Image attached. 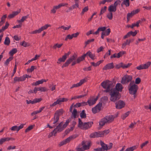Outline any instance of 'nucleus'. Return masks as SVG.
<instances>
[{
  "label": "nucleus",
  "instance_id": "1",
  "mask_svg": "<svg viewBox=\"0 0 151 151\" xmlns=\"http://www.w3.org/2000/svg\"><path fill=\"white\" fill-rule=\"evenodd\" d=\"M101 85L103 88L106 89L105 91L108 92L110 91L111 96L110 100L111 101L115 102L118 100L120 98L119 91H121L123 87L120 83H117L116 86L115 88L112 89L114 86L111 81L107 80L104 81L101 83Z\"/></svg>",
  "mask_w": 151,
  "mask_h": 151
},
{
  "label": "nucleus",
  "instance_id": "52",
  "mask_svg": "<svg viewBox=\"0 0 151 151\" xmlns=\"http://www.w3.org/2000/svg\"><path fill=\"white\" fill-rule=\"evenodd\" d=\"M131 65V63H128L127 64H124L122 63V68H127L129 67Z\"/></svg>",
  "mask_w": 151,
  "mask_h": 151
},
{
  "label": "nucleus",
  "instance_id": "21",
  "mask_svg": "<svg viewBox=\"0 0 151 151\" xmlns=\"http://www.w3.org/2000/svg\"><path fill=\"white\" fill-rule=\"evenodd\" d=\"M85 55H86V56L88 55L93 60H94L96 59L95 54H92L91 51H89Z\"/></svg>",
  "mask_w": 151,
  "mask_h": 151
},
{
  "label": "nucleus",
  "instance_id": "32",
  "mask_svg": "<svg viewBox=\"0 0 151 151\" xmlns=\"http://www.w3.org/2000/svg\"><path fill=\"white\" fill-rule=\"evenodd\" d=\"M87 105V103L86 102H83L81 103H78L75 104L74 106L76 107H79L82 105Z\"/></svg>",
  "mask_w": 151,
  "mask_h": 151
},
{
  "label": "nucleus",
  "instance_id": "63",
  "mask_svg": "<svg viewBox=\"0 0 151 151\" xmlns=\"http://www.w3.org/2000/svg\"><path fill=\"white\" fill-rule=\"evenodd\" d=\"M106 28L105 27H100L98 28V29L99 31H104L106 29Z\"/></svg>",
  "mask_w": 151,
  "mask_h": 151
},
{
  "label": "nucleus",
  "instance_id": "7",
  "mask_svg": "<svg viewBox=\"0 0 151 151\" xmlns=\"http://www.w3.org/2000/svg\"><path fill=\"white\" fill-rule=\"evenodd\" d=\"M87 78H85L80 80L79 83H77L76 84H73L70 88L72 89L75 87H78L82 85L84 83L86 82L87 81Z\"/></svg>",
  "mask_w": 151,
  "mask_h": 151
},
{
  "label": "nucleus",
  "instance_id": "53",
  "mask_svg": "<svg viewBox=\"0 0 151 151\" xmlns=\"http://www.w3.org/2000/svg\"><path fill=\"white\" fill-rule=\"evenodd\" d=\"M126 53L125 51H121L117 54L118 58H120V57L122 56L124 54Z\"/></svg>",
  "mask_w": 151,
  "mask_h": 151
},
{
  "label": "nucleus",
  "instance_id": "47",
  "mask_svg": "<svg viewBox=\"0 0 151 151\" xmlns=\"http://www.w3.org/2000/svg\"><path fill=\"white\" fill-rule=\"evenodd\" d=\"M12 57H10L9 58L7 59L6 62H5L4 64L6 65H7L9 63L10 61L12 60Z\"/></svg>",
  "mask_w": 151,
  "mask_h": 151
},
{
  "label": "nucleus",
  "instance_id": "13",
  "mask_svg": "<svg viewBox=\"0 0 151 151\" xmlns=\"http://www.w3.org/2000/svg\"><path fill=\"white\" fill-rule=\"evenodd\" d=\"M82 145L84 149V150L89 149L90 146V143L88 142L83 141L82 143Z\"/></svg>",
  "mask_w": 151,
  "mask_h": 151
},
{
  "label": "nucleus",
  "instance_id": "37",
  "mask_svg": "<svg viewBox=\"0 0 151 151\" xmlns=\"http://www.w3.org/2000/svg\"><path fill=\"white\" fill-rule=\"evenodd\" d=\"M42 80H40L38 81L35 83H33L32 84V85L33 86H37L40 84H42Z\"/></svg>",
  "mask_w": 151,
  "mask_h": 151
},
{
  "label": "nucleus",
  "instance_id": "44",
  "mask_svg": "<svg viewBox=\"0 0 151 151\" xmlns=\"http://www.w3.org/2000/svg\"><path fill=\"white\" fill-rule=\"evenodd\" d=\"M17 52V50L16 49L14 48L12 49L9 52V54L10 55L12 56L13 55L16 53Z\"/></svg>",
  "mask_w": 151,
  "mask_h": 151
},
{
  "label": "nucleus",
  "instance_id": "12",
  "mask_svg": "<svg viewBox=\"0 0 151 151\" xmlns=\"http://www.w3.org/2000/svg\"><path fill=\"white\" fill-rule=\"evenodd\" d=\"M101 104H98L95 107L92 109V111L93 113L95 114L99 112L101 110Z\"/></svg>",
  "mask_w": 151,
  "mask_h": 151
},
{
  "label": "nucleus",
  "instance_id": "23",
  "mask_svg": "<svg viewBox=\"0 0 151 151\" xmlns=\"http://www.w3.org/2000/svg\"><path fill=\"white\" fill-rule=\"evenodd\" d=\"M100 145L101 146L102 149L103 150V151H104L105 150H108L107 146L106 145L104 144L103 142H100Z\"/></svg>",
  "mask_w": 151,
  "mask_h": 151
},
{
  "label": "nucleus",
  "instance_id": "30",
  "mask_svg": "<svg viewBox=\"0 0 151 151\" xmlns=\"http://www.w3.org/2000/svg\"><path fill=\"white\" fill-rule=\"evenodd\" d=\"M77 58L76 56L75 55H73L72 56H71L69 59L68 60L69 61V63H70L72 61H73L76 59Z\"/></svg>",
  "mask_w": 151,
  "mask_h": 151
},
{
  "label": "nucleus",
  "instance_id": "42",
  "mask_svg": "<svg viewBox=\"0 0 151 151\" xmlns=\"http://www.w3.org/2000/svg\"><path fill=\"white\" fill-rule=\"evenodd\" d=\"M63 45V44H59L58 43H56L53 46V48L54 49H56L57 48H60Z\"/></svg>",
  "mask_w": 151,
  "mask_h": 151
},
{
  "label": "nucleus",
  "instance_id": "6",
  "mask_svg": "<svg viewBox=\"0 0 151 151\" xmlns=\"http://www.w3.org/2000/svg\"><path fill=\"white\" fill-rule=\"evenodd\" d=\"M132 79V77L131 76L125 75L122 78L121 83L122 84H124L131 81Z\"/></svg>",
  "mask_w": 151,
  "mask_h": 151
},
{
  "label": "nucleus",
  "instance_id": "61",
  "mask_svg": "<svg viewBox=\"0 0 151 151\" xmlns=\"http://www.w3.org/2000/svg\"><path fill=\"white\" fill-rule=\"evenodd\" d=\"M40 91L41 92H45L47 90V89L45 87H40Z\"/></svg>",
  "mask_w": 151,
  "mask_h": 151
},
{
  "label": "nucleus",
  "instance_id": "31",
  "mask_svg": "<svg viewBox=\"0 0 151 151\" xmlns=\"http://www.w3.org/2000/svg\"><path fill=\"white\" fill-rule=\"evenodd\" d=\"M130 113V112L129 111H127L126 112L125 114H123L121 118L122 119H123L124 120L128 116L129 114Z\"/></svg>",
  "mask_w": 151,
  "mask_h": 151
},
{
  "label": "nucleus",
  "instance_id": "22",
  "mask_svg": "<svg viewBox=\"0 0 151 151\" xmlns=\"http://www.w3.org/2000/svg\"><path fill=\"white\" fill-rule=\"evenodd\" d=\"M77 137V136L76 135H74L68 137L64 140L66 144H67V143L69 142L72 139L76 138Z\"/></svg>",
  "mask_w": 151,
  "mask_h": 151
},
{
  "label": "nucleus",
  "instance_id": "29",
  "mask_svg": "<svg viewBox=\"0 0 151 151\" xmlns=\"http://www.w3.org/2000/svg\"><path fill=\"white\" fill-rule=\"evenodd\" d=\"M71 27L70 25H69L67 27H65L64 26H62L60 27H59L58 29H59L61 28L63 29L64 31L68 30L70 28H71Z\"/></svg>",
  "mask_w": 151,
  "mask_h": 151
},
{
  "label": "nucleus",
  "instance_id": "58",
  "mask_svg": "<svg viewBox=\"0 0 151 151\" xmlns=\"http://www.w3.org/2000/svg\"><path fill=\"white\" fill-rule=\"evenodd\" d=\"M72 38L73 37L72 35H68L66 36L65 39V41H67L68 39L71 40Z\"/></svg>",
  "mask_w": 151,
  "mask_h": 151
},
{
  "label": "nucleus",
  "instance_id": "8",
  "mask_svg": "<svg viewBox=\"0 0 151 151\" xmlns=\"http://www.w3.org/2000/svg\"><path fill=\"white\" fill-rule=\"evenodd\" d=\"M68 4H64L63 3H61L58 6H55L53 7V8L51 10V12L53 13H55L56 12L57 9H59L61 7L64 6L65 5H67Z\"/></svg>",
  "mask_w": 151,
  "mask_h": 151
},
{
  "label": "nucleus",
  "instance_id": "62",
  "mask_svg": "<svg viewBox=\"0 0 151 151\" xmlns=\"http://www.w3.org/2000/svg\"><path fill=\"white\" fill-rule=\"evenodd\" d=\"M72 6H73V8L74 9H76L79 7V4H78V3H77L76 2V3H75V4L73 5Z\"/></svg>",
  "mask_w": 151,
  "mask_h": 151
},
{
  "label": "nucleus",
  "instance_id": "28",
  "mask_svg": "<svg viewBox=\"0 0 151 151\" xmlns=\"http://www.w3.org/2000/svg\"><path fill=\"white\" fill-rule=\"evenodd\" d=\"M6 17V15L3 16L1 18V20L0 22V26H1L4 23L5 19Z\"/></svg>",
  "mask_w": 151,
  "mask_h": 151
},
{
  "label": "nucleus",
  "instance_id": "46",
  "mask_svg": "<svg viewBox=\"0 0 151 151\" xmlns=\"http://www.w3.org/2000/svg\"><path fill=\"white\" fill-rule=\"evenodd\" d=\"M57 133V131H55V130H54L53 131L50 133L48 136L49 138H50L52 137L53 135H55Z\"/></svg>",
  "mask_w": 151,
  "mask_h": 151
},
{
  "label": "nucleus",
  "instance_id": "3",
  "mask_svg": "<svg viewBox=\"0 0 151 151\" xmlns=\"http://www.w3.org/2000/svg\"><path fill=\"white\" fill-rule=\"evenodd\" d=\"M109 132V130H106L103 132H95L91 133L90 137L91 138L101 137L107 134Z\"/></svg>",
  "mask_w": 151,
  "mask_h": 151
},
{
  "label": "nucleus",
  "instance_id": "34",
  "mask_svg": "<svg viewBox=\"0 0 151 151\" xmlns=\"http://www.w3.org/2000/svg\"><path fill=\"white\" fill-rule=\"evenodd\" d=\"M20 44L21 45L25 47H28L30 45V44L29 43H27L24 41L21 42Z\"/></svg>",
  "mask_w": 151,
  "mask_h": 151
},
{
  "label": "nucleus",
  "instance_id": "56",
  "mask_svg": "<svg viewBox=\"0 0 151 151\" xmlns=\"http://www.w3.org/2000/svg\"><path fill=\"white\" fill-rule=\"evenodd\" d=\"M56 85H49V87L51 91H53L55 89Z\"/></svg>",
  "mask_w": 151,
  "mask_h": 151
},
{
  "label": "nucleus",
  "instance_id": "64",
  "mask_svg": "<svg viewBox=\"0 0 151 151\" xmlns=\"http://www.w3.org/2000/svg\"><path fill=\"white\" fill-rule=\"evenodd\" d=\"M140 79L139 78H137L135 79V83L137 84H138L140 83Z\"/></svg>",
  "mask_w": 151,
  "mask_h": 151
},
{
  "label": "nucleus",
  "instance_id": "15",
  "mask_svg": "<svg viewBox=\"0 0 151 151\" xmlns=\"http://www.w3.org/2000/svg\"><path fill=\"white\" fill-rule=\"evenodd\" d=\"M104 118L107 123H110L114 120V117L113 115H110L106 116Z\"/></svg>",
  "mask_w": 151,
  "mask_h": 151
},
{
  "label": "nucleus",
  "instance_id": "19",
  "mask_svg": "<svg viewBox=\"0 0 151 151\" xmlns=\"http://www.w3.org/2000/svg\"><path fill=\"white\" fill-rule=\"evenodd\" d=\"M20 12V10L18 11L13 12L11 14H10L8 17L9 19H11L14 17L15 16L17 15Z\"/></svg>",
  "mask_w": 151,
  "mask_h": 151
},
{
  "label": "nucleus",
  "instance_id": "38",
  "mask_svg": "<svg viewBox=\"0 0 151 151\" xmlns=\"http://www.w3.org/2000/svg\"><path fill=\"white\" fill-rule=\"evenodd\" d=\"M72 114L74 118L77 117L78 116L77 110L75 109H74Z\"/></svg>",
  "mask_w": 151,
  "mask_h": 151
},
{
  "label": "nucleus",
  "instance_id": "57",
  "mask_svg": "<svg viewBox=\"0 0 151 151\" xmlns=\"http://www.w3.org/2000/svg\"><path fill=\"white\" fill-rule=\"evenodd\" d=\"M104 48V47H103V46H101L97 50V52L98 53H99L101 51H103Z\"/></svg>",
  "mask_w": 151,
  "mask_h": 151
},
{
  "label": "nucleus",
  "instance_id": "39",
  "mask_svg": "<svg viewBox=\"0 0 151 151\" xmlns=\"http://www.w3.org/2000/svg\"><path fill=\"white\" fill-rule=\"evenodd\" d=\"M107 17L109 19H112L113 18L112 12H109L107 14Z\"/></svg>",
  "mask_w": 151,
  "mask_h": 151
},
{
  "label": "nucleus",
  "instance_id": "16",
  "mask_svg": "<svg viewBox=\"0 0 151 151\" xmlns=\"http://www.w3.org/2000/svg\"><path fill=\"white\" fill-rule=\"evenodd\" d=\"M114 67L113 63H109L106 65L103 68L104 70H106L113 68Z\"/></svg>",
  "mask_w": 151,
  "mask_h": 151
},
{
  "label": "nucleus",
  "instance_id": "43",
  "mask_svg": "<svg viewBox=\"0 0 151 151\" xmlns=\"http://www.w3.org/2000/svg\"><path fill=\"white\" fill-rule=\"evenodd\" d=\"M80 116L82 118H84L86 117V114L85 112V111L83 110L80 114Z\"/></svg>",
  "mask_w": 151,
  "mask_h": 151
},
{
  "label": "nucleus",
  "instance_id": "33",
  "mask_svg": "<svg viewBox=\"0 0 151 151\" xmlns=\"http://www.w3.org/2000/svg\"><path fill=\"white\" fill-rule=\"evenodd\" d=\"M151 64V62H148L147 63L142 64L144 69H146Z\"/></svg>",
  "mask_w": 151,
  "mask_h": 151
},
{
  "label": "nucleus",
  "instance_id": "9",
  "mask_svg": "<svg viewBox=\"0 0 151 151\" xmlns=\"http://www.w3.org/2000/svg\"><path fill=\"white\" fill-rule=\"evenodd\" d=\"M125 105L124 103L122 101L119 100L116 103V107L117 109H121Z\"/></svg>",
  "mask_w": 151,
  "mask_h": 151
},
{
  "label": "nucleus",
  "instance_id": "45",
  "mask_svg": "<svg viewBox=\"0 0 151 151\" xmlns=\"http://www.w3.org/2000/svg\"><path fill=\"white\" fill-rule=\"evenodd\" d=\"M130 42V40H127L126 41L123 43L122 45V47L123 48H124L126 45H129Z\"/></svg>",
  "mask_w": 151,
  "mask_h": 151
},
{
  "label": "nucleus",
  "instance_id": "51",
  "mask_svg": "<svg viewBox=\"0 0 151 151\" xmlns=\"http://www.w3.org/2000/svg\"><path fill=\"white\" fill-rule=\"evenodd\" d=\"M134 15V12L132 11L131 13H128L127 15V19H128L129 18L132 17Z\"/></svg>",
  "mask_w": 151,
  "mask_h": 151
},
{
  "label": "nucleus",
  "instance_id": "50",
  "mask_svg": "<svg viewBox=\"0 0 151 151\" xmlns=\"http://www.w3.org/2000/svg\"><path fill=\"white\" fill-rule=\"evenodd\" d=\"M10 129L12 131H16L17 132H18V126H14L12 127L11 128H10Z\"/></svg>",
  "mask_w": 151,
  "mask_h": 151
},
{
  "label": "nucleus",
  "instance_id": "25",
  "mask_svg": "<svg viewBox=\"0 0 151 151\" xmlns=\"http://www.w3.org/2000/svg\"><path fill=\"white\" fill-rule=\"evenodd\" d=\"M86 56V55H82L81 57L78 58L76 60L77 62V63H79L81 61L83 60L84 59V58Z\"/></svg>",
  "mask_w": 151,
  "mask_h": 151
},
{
  "label": "nucleus",
  "instance_id": "5",
  "mask_svg": "<svg viewBox=\"0 0 151 151\" xmlns=\"http://www.w3.org/2000/svg\"><path fill=\"white\" fill-rule=\"evenodd\" d=\"M138 87L137 85L134 84L131 86L129 88V93L134 95V98L136 97L135 94L137 92Z\"/></svg>",
  "mask_w": 151,
  "mask_h": 151
},
{
  "label": "nucleus",
  "instance_id": "35",
  "mask_svg": "<svg viewBox=\"0 0 151 151\" xmlns=\"http://www.w3.org/2000/svg\"><path fill=\"white\" fill-rule=\"evenodd\" d=\"M107 8V7L106 6H104V7H102L101 10L99 15H101L105 13L106 11Z\"/></svg>",
  "mask_w": 151,
  "mask_h": 151
},
{
  "label": "nucleus",
  "instance_id": "27",
  "mask_svg": "<svg viewBox=\"0 0 151 151\" xmlns=\"http://www.w3.org/2000/svg\"><path fill=\"white\" fill-rule=\"evenodd\" d=\"M107 123L106 121L104 118L101 119V121L99 122V125L101 126H103L105 125L106 123Z\"/></svg>",
  "mask_w": 151,
  "mask_h": 151
},
{
  "label": "nucleus",
  "instance_id": "26",
  "mask_svg": "<svg viewBox=\"0 0 151 151\" xmlns=\"http://www.w3.org/2000/svg\"><path fill=\"white\" fill-rule=\"evenodd\" d=\"M125 5L126 6H129V0H124L121 4L122 6L123 5Z\"/></svg>",
  "mask_w": 151,
  "mask_h": 151
},
{
  "label": "nucleus",
  "instance_id": "14",
  "mask_svg": "<svg viewBox=\"0 0 151 151\" xmlns=\"http://www.w3.org/2000/svg\"><path fill=\"white\" fill-rule=\"evenodd\" d=\"M42 99L41 98H39V99H34L33 100H30L29 101H28V100H26L27 103V104H35L37 103L40 102L41 100Z\"/></svg>",
  "mask_w": 151,
  "mask_h": 151
},
{
  "label": "nucleus",
  "instance_id": "40",
  "mask_svg": "<svg viewBox=\"0 0 151 151\" xmlns=\"http://www.w3.org/2000/svg\"><path fill=\"white\" fill-rule=\"evenodd\" d=\"M81 145H79L76 148V151H84V149L83 146L81 147Z\"/></svg>",
  "mask_w": 151,
  "mask_h": 151
},
{
  "label": "nucleus",
  "instance_id": "2",
  "mask_svg": "<svg viewBox=\"0 0 151 151\" xmlns=\"http://www.w3.org/2000/svg\"><path fill=\"white\" fill-rule=\"evenodd\" d=\"M93 124L91 122L83 123L80 118L78 119V127L82 129H88L92 126Z\"/></svg>",
  "mask_w": 151,
  "mask_h": 151
},
{
  "label": "nucleus",
  "instance_id": "36",
  "mask_svg": "<svg viewBox=\"0 0 151 151\" xmlns=\"http://www.w3.org/2000/svg\"><path fill=\"white\" fill-rule=\"evenodd\" d=\"M10 43V40L9 38L8 37H6L5 38L4 42V44L5 45H9Z\"/></svg>",
  "mask_w": 151,
  "mask_h": 151
},
{
  "label": "nucleus",
  "instance_id": "54",
  "mask_svg": "<svg viewBox=\"0 0 151 151\" xmlns=\"http://www.w3.org/2000/svg\"><path fill=\"white\" fill-rule=\"evenodd\" d=\"M35 68V67L33 66H32L30 68L28 69L27 70V71L29 72H32Z\"/></svg>",
  "mask_w": 151,
  "mask_h": 151
},
{
  "label": "nucleus",
  "instance_id": "18",
  "mask_svg": "<svg viewBox=\"0 0 151 151\" xmlns=\"http://www.w3.org/2000/svg\"><path fill=\"white\" fill-rule=\"evenodd\" d=\"M25 80V77L23 76L21 77H16L14 78V83L18 81H23Z\"/></svg>",
  "mask_w": 151,
  "mask_h": 151
},
{
  "label": "nucleus",
  "instance_id": "20",
  "mask_svg": "<svg viewBox=\"0 0 151 151\" xmlns=\"http://www.w3.org/2000/svg\"><path fill=\"white\" fill-rule=\"evenodd\" d=\"M108 10L109 12H115L116 10V8L113 5L111 4L109 7Z\"/></svg>",
  "mask_w": 151,
  "mask_h": 151
},
{
  "label": "nucleus",
  "instance_id": "60",
  "mask_svg": "<svg viewBox=\"0 0 151 151\" xmlns=\"http://www.w3.org/2000/svg\"><path fill=\"white\" fill-rule=\"evenodd\" d=\"M122 63H119L118 64H117L115 66V68L117 69H118L120 68L121 67H122Z\"/></svg>",
  "mask_w": 151,
  "mask_h": 151
},
{
  "label": "nucleus",
  "instance_id": "48",
  "mask_svg": "<svg viewBox=\"0 0 151 151\" xmlns=\"http://www.w3.org/2000/svg\"><path fill=\"white\" fill-rule=\"evenodd\" d=\"M88 10V6H86L84 8L82 9V12L81 13V15H83L84 13L87 12Z\"/></svg>",
  "mask_w": 151,
  "mask_h": 151
},
{
  "label": "nucleus",
  "instance_id": "59",
  "mask_svg": "<svg viewBox=\"0 0 151 151\" xmlns=\"http://www.w3.org/2000/svg\"><path fill=\"white\" fill-rule=\"evenodd\" d=\"M33 128V126L32 125H31L29 126L25 130V132H27L30 130H31Z\"/></svg>",
  "mask_w": 151,
  "mask_h": 151
},
{
  "label": "nucleus",
  "instance_id": "49",
  "mask_svg": "<svg viewBox=\"0 0 151 151\" xmlns=\"http://www.w3.org/2000/svg\"><path fill=\"white\" fill-rule=\"evenodd\" d=\"M136 149V147L134 146L129 148L127 149L125 151H133L134 150Z\"/></svg>",
  "mask_w": 151,
  "mask_h": 151
},
{
  "label": "nucleus",
  "instance_id": "10",
  "mask_svg": "<svg viewBox=\"0 0 151 151\" xmlns=\"http://www.w3.org/2000/svg\"><path fill=\"white\" fill-rule=\"evenodd\" d=\"M97 100L98 97L95 98L92 97L88 100L86 102L87 103V104H88L89 106H91L94 104Z\"/></svg>",
  "mask_w": 151,
  "mask_h": 151
},
{
  "label": "nucleus",
  "instance_id": "24",
  "mask_svg": "<svg viewBox=\"0 0 151 151\" xmlns=\"http://www.w3.org/2000/svg\"><path fill=\"white\" fill-rule=\"evenodd\" d=\"M29 15H27L26 16H23L22 17L21 20H18L17 22L19 23H21L24 22L29 17Z\"/></svg>",
  "mask_w": 151,
  "mask_h": 151
},
{
  "label": "nucleus",
  "instance_id": "4",
  "mask_svg": "<svg viewBox=\"0 0 151 151\" xmlns=\"http://www.w3.org/2000/svg\"><path fill=\"white\" fill-rule=\"evenodd\" d=\"M63 111L61 109L57 111L55 114L53 119V123L55 124L58 121L59 116L63 113Z\"/></svg>",
  "mask_w": 151,
  "mask_h": 151
},
{
  "label": "nucleus",
  "instance_id": "11",
  "mask_svg": "<svg viewBox=\"0 0 151 151\" xmlns=\"http://www.w3.org/2000/svg\"><path fill=\"white\" fill-rule=\"evenodd\" d=\"M70 53L69 52L65 53V55L63 56L62 58H60L58 59L57 63H60L61 62H64Z\"/></svg>",
  "mask_w": 151,
  "mask_h": 151
},
{
  "label": "nucleus",
  "instance_id": "17",
  "mask_svg": "<svg viewBox=\"0 0 151 151\" xmlns=\"http://www.w3.org/2000/svg\"><path fill=\"white\" fill-rule=\"evenodd\" d=\"M63 124V122H61L59 125L57 126L56 128L54 129V130H55V131H57V132L58 131L61 132L63 130L62 127Z\"/></svg>",
  "mask_w": 151,
  "mask_h": 151
},
{
  "label": "nucleus",
  "instance_id": "41",
  "mask_svg": "<svg viewBox=\"0 0 151 151\" xmlns=\"http://www.w3.org/2000/svg\"><path fill=\"white\" fill-rule=\"evenodd\" d=\"M50 26L51 25L50 24H46L44 25V26L42 27L41 28H40L42 31L46 29L48 27H50Z\"/></svg>",
  "mask_w": 151,
  "mask_h": 151
},
{
  "label": "nucleus",
  "instance_id": "55",
  "mask_svg": "<svg viewBox=\"0 0 151 151\" xmlns=\"http://www.w3.org/2000/svg\"><path fill=\"white\" fill-rule=\"evenodd\" d=\"M121 1L119 0H117L114 3V4H112L113 5V6H115L116 8L117 5L120 4Z\"/></svg>",
  "mask_w": 151,
  "mask_h": 151
}]
</instances>
